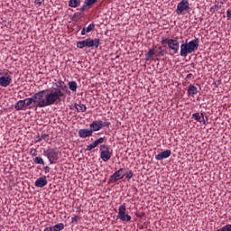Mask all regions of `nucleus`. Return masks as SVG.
Listing matches in <instances>:
<instances>
[{
	"instance_id": "31",
	"label": "nucleus",
	"mask_w": 231,
	"mask_h": 231,
	"mask_svg": "<svg viewBox=\"0 0 231 231\" xmlns=\"http://www.w3.org/2000/svg\"><path fill=\"white\" fill-rule=\"evenodd\" d=\"M31 156H37V150L32 148L30 151Z\"/></svg>"
},
{
	"instance_id": "6",
	"label": "nucleus",
	"mask_w": 231,
	"mask_h": 231,
	"mask_svg": "<svg viewBox=\"0 0 231 231\" xmlns=\"http://www.w3.org/2000/svg\"><path fill=\"white\" fill-rule=\"evenodd\" d=\"M99 151L102 162H109V160H111L113 153L109 151V146H107V144H101Z\"/></svg>"
},
{
	"instance_id": "23",
	"label": "nucleus",
	"mask_w": 231,
	"mask_h": 231,
	"mask_svg": "<svg viewBox=\"0 0 231 231\" xmlns=\"http://www.w3.org/2000/svg\"><path fill=\"white\" fill-rule=\"evenodd\" d=\"M75 108L77 109L78 113H85L86 109H88L86 105H84L82 103L76 104Z\"/></svg>"
},
{
	"instance_id": "35",
	"label": "nucleus",
	"mask_w": 231,
	"mask_h": 231,
	"mask_svg": "<svg viewBox=\"0 0 231 231\" xmlns=\"http://www.w3.org/2000/svg\"><path fill=\"white\" fill-rule=\"evenodd\" d=\"M43 231H53V226L45 227Z\"/></svg>"
},
{
	"instance_id": "33",
	"label": "nucleus",
	"mask_w": 231,
	"mask_h": 231,
	"mask_svg": "<svg viewBox=\"0 0 231 231\" xmlns=\"http://www.w3.org/2000/svg\"><path fill=\"white\" fill-rule=\"evenodd\" d=\"M161 44H168L169 45V39L162 38V40L161 41Z\"/></svg>"
},
{
	"instance_id": "26",
	"label": "nucleus",
	"mask_w": 231,
	"mask_h": 231,
	"mask_svg": "<svg viewBox=\"0 0 231 231\" xmlns=\"http://www.w3.org/2000/svg\"><path fill=\"white\" fill-rule=\"evenodd\" d=\"M146 60H151L154 57V49H150L145 55Z\"/></svg>"
},
{
	"instance_id": "4",
	"label": "nucleus",
	"mask_w": 231,
	"mask_h": 231,
	"mask_svg": "<svg viewBox=\"0 0 231 231\" xmlns=\"http://www.w3.org/2000/svg\"><path fill=\"white\" fill-rule=\"evenodd\" d=\"M189 10H190L189 0H181L177 5L176 14L177 15H185V14H189Z\"/></svg>"
},
{
	"instance_id": "19",
	"label": "nucleus",
	"mask_w": 231,
	"mask_h": 231,
	"mask_svg": "<svg viewBox=\"0 0 231 231\" xmlns=\"http://www.w3.org/2000/svg\"><path fill=\"white\" fill-rule=\"evenodd\" d=\"M196 95H198V87L190 85L188 88V97H192V98H194Z\"/></svg>"
},
{
	"instance_id": "12",
	"label": "nucleus",
	"mask_w": 231,
	"mask_h": 231,
	"mask_svg": "<svg viewBox=\"0 0 231 231\" xmlns=\"http://www.w3.org/2000/svg\"><path fill=\"white\" fill-rule=\"evenodd\" d=\"M171 154L172 152L171 150H165L155 155V160H157L158 162H162V160H167V158H170Z\"/></svg>"
},
{
	"instance_id": "2",
	"label": "nucleus",
	"mask_w": 231,
	"mask_h": 231,
	"mask_svg": "<svg viewBox=\"0 0 231 231\" xmlns=\"http://www.w3.org/2000/svg\"><path fill=\"white\" fill-rule=\"evenodd\" d=\"M199 48V39L195 38L194 40L189 41V42H182L180 44V57H187V55H190V53H194Z\"/></svg>"
},
{
	"instance_id": "16",
	"label": "nucleus",
	"mask_w": 231,
	"mask_h": 231,
	"mask_svg": "<svg viewBox=\"0 0 231 231\" xmlns=\"http://www.w3.org/2000/svg\"><path fill=\"white\" fill-rule=\"evenodd\" d=\"M34 185L39 189H42V187H46V185H48V180H46V176H42L38 180H36Z\"/></svg>"
},
{
	"instance_id": "18",
	"label": "nucleus",
	"mask_w": 231,
	"mask_h": 231,
	"mask_svg": "<svg viewBox=\"0 0 231 231\" xmlns=\"http://www.w3.org/2000/svg\"><path fill=\"white\" fill-rule=\"evenodd\" d=\"M14 109L16 111H26V106L24 103V99L19 100L14 105Z\"/></svg>"
},
{
	"instance_id": "7",
	"label": "nucleus",
	"mask_w": 231,
	"mask_h": 231,
	"mask_svg": "<svg viewBox=\"0 0 231 231\" xmlns=\"http://www.w3.org/2000/svg\"><path fill=\"white\" fill-rule=\"evenodd\" d=\"M127 211V208L125 207V204H123L118 208V215L117 217L121 221H126V223H129L131 221V217L129 214L125 213Z\"/></svg>"
},
{
	"instance_id": "30",
	"label": "nucleus",
	"mask_w": 231,
	"mask_h": 231,
	"mask_svg": "<svg viewBox=\"0 0 231 231\" xmlns=\"http://www.w3.org/2000/svg\"><path fill=\"white\" fill-rule=\"evenodd\" d=\"M64 88H66V86L62 85V81H58L56 88L60 89V91H62V89H64Z\"/></svg>"
},
{
	"instance_id": "32",
	"label": "nucleus",
	"mask_w": 231,
	"mask_h": 231,
	"mask_svg": "<svg viewBox=\"0 0 231 231\" xmlns=\"http://www.w3.org/2000/svg\"><path fill=\"white\" fill-rule=\"evenodd\" d=\"M226 19H227V21H230V19H231V9H228L226 11Z\"/></svg>"
},
{
	"instance_id": "28",
	"label": "nucleus",
	"mask_w": 231,
	"mask_h": 231,
	"mask_svg": "<svg viewBox=\"0 0 231 231\" xmlns=\"http://www.w3.org/2000/svg\"><path fill=\"white\" fill-rule=\"evenodd\" d=\"M34 163H36L37 165H44V160H42V157H35L33 159Z\"/></svg>"
},
{
	"instance_id": "34",
	"label": "nucleus",
	"mask_w": 231,
	"mask_h": 231,
	"mask_svg": "<svg viewBox=\"0 0 231 231\" xmlns=\"http://www.w3.org/2000/svg\"><path fill=\"white\" fill-rule=\"evenodd\" d=\"M71 223H79V216H75L71 218Z\"/></svg>"
},
{
	"instance_id": "9",
	"label": "nucleus",
	"mask_w": 231,
	"mask_h": 231,
	"mask_svg": "<svg viewBox=\"0 0 231 231\" xmlns=\"http://www.w3.org/2000/svg\"><path fill=\"white\" fill-rule=\"evenodd\" d=\"M168 48L171 50L174 54L178 53V51H180V42L176 39H169Z\"/></svg>"
},
{
	"instance_id": "27",
	"label": "nucleus",
	"mask_w": 231,
	"mask_h": 231,
	"mask_svg": "<svg viewBox=\"0 0 231 231\" xmlns=\"http://www.w3.org/2000/svg\"><path fill=\"white\" fill-rule=\"evenodd\" d=\"M53 231H60L64 230V225L62 223L56 224L55 226H52Z\"/></svg>"
},
{
	"instance_id": "37",
	"label": "nucleus",
	"mask_w": 231,
	"mask_h": 231,
	"mask_svg": "<svg viewBox=\"0 0 231 231\" xmlns=\"http://www.w3.org/2000/svg\"><path fill=\"white\" fill-rule=\"evenodd\" d=\"M217 8V5H215L210 8V12H216V9Z\"/></svg>"
},
{
	"instance_id": "22",
	"label": "nucleus",
	"mask_w": 231,
	"mask_h": 231,
	"mask_svg": "<svg viewBox=\"0 0 231 231\" xmlns=\"http://www.w3.org/2000/svg\"><path fill=\"white\" fill-rule=\"evenodd\" d=\"M97 0H85L84 2V5L81 6L80 8V12H85L86 8H88V6H91L92 5H95V3H97Z\"/></svg>"
},
{
	"instance_id": "36",
	"label": "nucleus",
	"mask_w": 231,
	"mask_h": 231,
	"mask_svg": "<svg viewBox=\"0 0 231 231\" xmlns=\"http://www.w3.org/2000/svg\"><path fill=\"white\" fill-rule=\"evenodd\" d=\"M163 50L160 51L158 53H157V57H163Z\"/></svg>"
},
{
	"instance_id": "11",
	"label": "nucleus",
	"mask_w": 231,
	"mask_h": 231,
	"mask_svg": "<svg viewBox=\"0 0 231 231\" xmlns=\"http://www.w3.org/2000/svg\"><path fill=\"white\" fill-rule=\"evenodd\" d=\"M193 120H196V122H199V124H203V125H207V120H208V117L206 116L203 113H195L192 115Z\"/></svg>"
},
{
	"instance_id": "39",
	"label": "nucleus",
	"mask_w": 231,
	"mask_h": 231,
	"mask_svg": "<svg viewBox=\"0 0 231 231\" xmlns=\"http://www.w3.org/2000/svg\"><path fill=\"white\" fill-rule=\"evenodd\" d=\"M187 77H188V78L190 77V74H189Z\"/></svg>"
},
{
	"instance_id": "5",
	"label": "nucleus",
	"mask_w": 231,
	"mask_h": 231,
	"mask_svg": "<svg viewBox=\"0 0 231 231\" xmlns=\"http://www.w3.org/2000/svg\"><path fill=\"white\" fill-rule=\"evenodd\" d=\"M109 125H111V122L109 121L103 122L102 120H97L92 122L89 125V127L92 133H95L97 131H100L103 127H109Z\"/></svg>"
},
{
	"instance_id": "1",
	"label": "nucleus",
	"mask_w": 231,
	"mask_h": 231,
	"mask_svg": "<svg viewBox=\"0 0 231 231\" xmlns=\"http://www.w3.org/2000/svg\"><path fill=\"white\" fill-rule=\"evenodd\" d=\"M34 98V107H48L55 106L59 102H62V98H66V93L60 88L44 89L32 95Z\"/></svg>"
},
{
	"instance_id": "17",
	"label": "nucleus",
	"mask_w": 231,
	"mask_h": 231,
	"mask_svg": "<svg viewBox=\"0 0 231 231\" xmlns=\"http://www.w3.org/2000/svg\"><path fill=\"white\" fill-rule=\"evenodd\" d=\"M23 102L26 109H32V107H35V99L33 98V96L23 99Z\"/></svg>"
},
{
	"instance_id": "20",
	"label": "nucleus",
	"mask_w": 231,
	"mask_h": 231,
	"mask_svg": "<svg viewBox=\"0 0 231 231\" xmlns=\"http://www.w3.org/2000/svg\"><path fill=\"white\" fill-rule=\"evenodd\" d=\"M49 134H38L37 136L34 138V141L36 143L39 142H42V140H45V142H48V138H49Z\"/></svg>"
},
{
	"instance_id": "14",
	"label": "nucleus",
	"mask_w": 231,
	"mask_h": 231,
	"mask_svg": "<svg viewBox=\"0 0 231 231\" xmlns=\"http://www.w3.org/2000/svg\"><path fill=\"white\" fill-rule=\"evenodd\" d=\"M104 140H106V137H100L97 139L94 143L88 144L85 149V151H88V152L93 151V149H95L96 147H98V144L104 143Z\"/></svg>"
},
{
	"instance_id": "24",
	"label": "nucleus",
	"mask_w": 231,
	"mask_h": 231,
	"mask_svg": "<svg viewBox=\"0 0 231 231\" xmlns=\"http://www.w3.org/2000/svg\"><path fill=\"white\" fill-rule=\"evenodd\" d=\"M69 6H70V8H77V6H80V0H69Z\"/></svg>"
},
{
	"instance_id": "38",
	"label": "nucleus",
	"mask_w": 231,
	"mask_h": 231,
	"mask_svg": "<svg viewBox=\"0 0 231 231\" xmlns=\"http://www.w3.org/2000/svg\"><path fill=\"white\" fill-rule=\"evenodd\" d=\"M34 3H35V5H39V6H41V5H42V1H41V0H35Z\"/></svg>"
},
{
	"instance_id": "15",
	"label": "nucleus",
	"mask_w": 231,
	"mask_h": 231,
	"mask_svg": "<svg viewBox=\"0 0 231 231\" xmlns=\"http://www.w3.org/2000/svg\"><path fill=\"white\" fill-rule=\"evenodd\" d=\"M12 84V78L10 76L0 77V86L1 88H8V85Z\"/></svg>"
},
{
	"instance_id": "21",
	"label": "nucleus",
	"mask_w": 231,
	"mask_h": 231,
	"mask_svg": "<svg viewBox=\"0 0 231 231\" xmlns=\"http://www.w3.org/2000/svg\"><path fill=\"white\" fill-rule=\"evenodd\" d=\"M93 30H95V23H90L88 27H84L81 30V35H86L87 33H89V32H93Z\"/></svg>"
},
{
	"instance_id": "13",
	"label": "nucleus",
	"mask_w": 231,
	"mask_h": 231,
	"mask_svg": "<svg viewBox=\"0 0 231 231\" xmlns=\"http://www.w3.org/2000/svg\"><path fill=\"white\" fill-rule=\"evenodd\" d=\"M78 134L79 138H89V136H93V130L91 128L79 129Z\"/></svg>"
},
{
	"instance_id": "8",
	"label": "nucleus",
	"mask_w": 231,
	"mask_h": 231,
	"mask_svg": "<svg viewBox=\"0 0 231 231\" xmlns=\"http://www.w3.org/2000/svg\"><path fill=\"white\" fill-rule=\"evenodd\" d=\"M46 156L51 165H53V163H57V160H59V152H57L55 149H49L47 151Z\"/></svg>"
},
{
	"instance_id": "3",
	"label": "nucleus",
	"mask_w": 231,
	"mask_h": 231,
	"mask_svg": "<svg viewBox=\"0 0 231 231\" xmlns=\"http://www.w3.org/2000/svg\"><path fill=\"white\" fill-rule=\"evenodd\" d=\"M98 46H100V39L98 38H88L77 42V48L79 50H84V48H98Z\"/></svg>"
},
{
	"instance_id": "25",
	"label": "nucleus",
	"mask_w": 231,
	"mask_h": 231,
	"mask_svg": "<svg viewBox=\"0 0 231 231\" xmlns=\"http://www.w3.org/2000/svg\"><path fill=\"white\" fill-rule=\"evenodd\" d=\"M68 86L70 91H77V88H78L77 81H69Z\"/></svg>"
},
{
	"instance_id": "10",
	"label": "nucleus",
	"mask_w": 231,
	"mask_h": 231,
	"mask_svg": "<svg viewBox=\"0 0 231 231\" xmlns=\"http://www.w3.org/2000/svg\"><path fill=\"white\" fill-rule=\"evenodd\" d=\"M124 168H121L118 171H116L113 175H111L109 179L110 183H116V181L124 180V176L125 175L122 174Z\"/></svg>"
},
{
	"instance_id": "29",
	"label": "nucleus",
	"mask_w": 231,
	"mask_h": 231,
	"mask_svg": "<svg viewBox=\"0 0 231 231\" xmlns=\"http://www.w3.org/2000/svg\"><path fill=\"white\" fill-rule=\"evenodd\" d=\"M133 171H127L125 174H124L126 178V180L129 181V180H131V178H133Z\"/></svg>"
}]
</instances>
